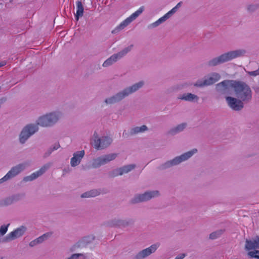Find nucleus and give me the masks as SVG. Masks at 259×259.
Listing matches in <instances>:
<instances>
[{
	"label": "nucleus",
	"mask_w": 259,
	"mask_h": 259,
	"mask_svg": "<svg viewBox=\"0 0 259 259\" xmlns=\"http://www.w3.org/2000/svg\"><path fill=\"white\" fill-rule=\"evenodd\" d=\"M143 84V81H140L137 83H136L129 88L125 89L124 91H123V92L118 93L115 96L108 99H106L105 100V102L106 104H113L118 102L125 97L128 96L129 94L136 92L139 89L141 88Z\"/></svg>",
	"instance_id": "3"
},
{
	"label": "nucleus",
	"mask_w": 259,
	"mask_h": 259,
	"mask_svg": "<svg viewBox=\"0 0 259 259\" xmlns=\"http://www.w3.org/2000/svg\"><path fill=\"white\" fill-rule=\"evenodd\" d=\"M37 244H38V243L36 241V239H35L30 242L29 245L30 246H34Z\"/></svg>",
	"instance_id": "36"
},
{
	"label": "nucleus",
	"mask_w": 259,
	"mask_h": 259,
	"mask_svg": "<svg viewBox=\"0 0 259 259\" xmlns=\"http://www.w3.org/2000/svg\"><path fill=\"white\" fill-rule=\"evenodd\" d=\"M248 255L250 258H255L256 259H259V251L254 250L253 251H249L248 253Z\"/></svg>",
	"instance_id": "29"
},
{
	"label": "nucleus",
	"mask_w": 259,
	"mask_h": 259,
	"mask_svg": "<svg viewBox=\"0 0 259 259\" xmlns=\"http://www.w3.org/2000/svg\"><path fill=\"white\" fill-rule=\"evenodd\" d=\"M234 85V92L238 98L242 101H248L251 100L252 92L248 85L244 82L236 80Z\"/></svg>",
	"instance_id": "1"
},
{
	"label": "nucleus",
	"mask_w": 259,
	"mask_h": 259,
	"mask_svg": "<svg viewBox=\"0 0 259 259\" xmlns=\"http://www.w3.org/2000/svg\"><path fill=\"white\" fill-rule=\"evenodd\" d=\"M179 98L188 101H193L194 100L197 101L198 100V97L197 96L191 93L184 94L182 97H180Z\"/></svg>",
	"instance_id": "24"
},
{
	"label": "nucleus",
	"mask_w": 259,
	"mask_h": 259,
	"mask_svg": "<svg viewBox=\"0 0 259 259\" xmlns=\"http://www.w3.org/2000/svg\"><path fill=\"white\" fill-rule=\"evenodd\" d=\"M182 2H179L176 6L175 7L177 8L178 9L179 8H180L181 6Z\"/></svg>",
	"instance_id": "39"
},
{
	"label": "nucleus",
	"mask_w": 259,
	"mask_h": 259,
	"mask_svg": "<svg viewBox=\"0 0 259 259\" xmlns=\"http://www.w3.org/2000/svg\"><path fill=\"white\" fill-rule=\"evenodd\" d=\"M185 256V254H182L176 257V259H183Z\"/></svg>",
	"instance_id": "37"
},
{
	"label": "nucleus",
	"mask_w": 259,
	"mask_h": 259,
	"mask_svg": "<svg viewBox=\"0 0 259 259\" xmlns=\"http://www.w3.org/2000/svg\"><path fill=\"white\" fill-rule=\"evenodd\" d=\"M177 10V8L175 7L173 8L170 11L165 14L163 16L159 18L158 20L152 24L153 27H156L160 24L166 21L173 14H174Z\"/></svg>",
	"instance_id": "22"
},
{
	"label": "nucleus",
	"mask_w": 259,
	"mask_h": 259,
	"mask_svg": "<svg viewBox=\"0 0 259 259\" xmlns=\"http://www.w3.org/2000/svg\"><path fill=\"white\" fill-rule=\"evenodd\" d=\"M186 126V123H183L178 125L176 128L172 129L170 133L172 134L180 132L183 131Z\"/></svg>",
	"instance_id": "27"
},
{
	"label": "nucleus",
	"mask_w": 259,
	"mask_h": 259,
	"mask_svg": "<svg viewBox=\"0 0 259 259\" xmlns=\"http://www.w3.org/2000/svg\"><path fill=\"white\" fill-rule=\"evenodd\" d=\"M147 130V127L146 125H142L141 127H135L131 130V133L132 134H135L140 132H143Z\"/></svg>",
	"instance_id": "26"
},
{
	"label": "nucleus",
	"mask_w": 259,
	"mask_h": 259,
	"mask_svg": "<svg viewBox=\"0 0 259 259\" xmlns=\"http://www.w3.org/2000/svg\"><path fill=\"white\" fill-rule=\"evenodd\" d=\"M50 164H48L45 165L41 167L38 170L33 172L29 176H27L24 178L23 181L25 182L31 181L36 179L39 176L42 175L46 170L49 167Z\"/></svg>",
	"instance_id": "17"
},
{
	"label": "nucleus",
	"mask_w": 259,
	"mask_h": 259,
	"mask_svg": "<svg viewBox=\"0 0 259 259\" xmlns=\"http://www.w3.org/2000/svg\"><path fill=\"white\" fill-rule=\"evenodd\" d=\"M51 235H52V233H50V232L45 233V234H43L42 235H41V236L37 238V239H36V240L38 243H41L44 240L46 239L47 238H48L49 237H50L51 236Z\"/></svg>",
	"instance_id": "28"
},
{
	"label": "nucleus",
	"mask_w": 259,
	"mask_h": 259,
	"mask_svg": "<svg viewBox=\"0 0 259 259\" xmlns=\"http://www.w3.org/2000/svg\"><path fill=\"white\" fill-rule=\"evenodd\" d=\"M26 228L22 226L10 233L6 237L7 240H14L23 235L25 231Z\"/></svg>",
	"instance_id": "18"
},
{
	"label": "nucleus",
	"mask_w": 259,
	"mask_h": 259,
	"mask_svg": "<svg viewBox=\"0 0 259 259\" xmlns=\"http://www.w3.org/2000/svg\"><path fill=\"white\" fill-rule=\"evenodd\" d=\"M197 151V150L196 149H193V150L185 153L180 156L176 157L172 160L166 162L164 164V167H168L174 165H176L183 161L186 160L191 157L194 154L196 153Z\"/></svg>",
	"instance_id": "8"
},
{
	"label": "nucleus",
	"mask_w": 259,
	"mask_h": 259,
	"mask_svg": "<svg viewBox=\"0 0 259 259\" xmlns=\"http://www.w3.org/2000/svg\"><path fill=\"white\" fill-rule=\"evenodd\" d=\"M226 99L230 108L234 110L238 111L243 107V104L240 100L231 97H226Z\"/></svg>",
	"instance_id": "15"
},
{
	"label": "nucleus",
	"mask_w": 259,
	"mask_h": 259,
	"mask_svg": "<svg viewBox=\"0 0 259 259\" xmlns=\"http://www.w3.org/2000/svg\"><path fill=\"white\" fill-rule=\"evenodd\" d=\"M245 53L244 50H236L223 54L218 57L215 58L208 62L211 66H216L219 64L230 61L238 57L242 56Z\"/></svg>",
	"instance_id": "2"
},
{
	"label": "nucleus",
	"mask_w": 259,
	"mask_h": 259,
	"mask_svg": "<svg viewBox=\"0 0 259 259\" xmlns=\"http://www.w3.org/2000/svg\"><path fill=\"white\" fill-rule=\"evenodd\" d=\"M19 199L17 198V196H13L11 198H7L5 200V204L6 205H9L11 204L14 201L18 200Z\"/></svg>",
	"instance_id": "31"
},
{
	"label": "nucleus",
	"mask_w": 259,
	"mask_h": 259,
	"mask_svg": "<svg viewBox=\"0 0 259 259\" xmlns=\"http://www.w3.org/2000/svg\"><path fill=\"white\" fill-rule=\"evenodd\" d=\"M60 147V145L59 143L56 144L53 148V150H57Z\"/></svg>",
	"instance_id": "38"
},
{
	"label": "nucleus",
	"mask_w": 259,
	"mask_h": 259,
	"mask_svg": "<svg viewBox=\"0 0 259 259\" xmlns=\"http://www.w3.org/2000/svg\"><path fill=\"white\" fill-rule=\"evenodd\" d=\"M112 141V139L108 137H103L101 138H99L97 133L95 132L92 144L96 149H103L109 146Z\"/></svg>",
	"instance_id": "5"
},
{
	"label": "nucleus",
	"mask_w": 259,
	"mask_h": 259,
	"mask_svg": "<svg viewBox=\"0 0 259 259\" xmlns=\"http://www.w3.org/2000/svg\"><path fill=\"white\" fill-rule=\"evenodd\" d=\"M59 117V114L56 113L46 114L39 118L37 124L40 125L41 126H51L57 121Z\"/></svg>",
	"instance_id": "6"
},
{
	"label": "nucleus",
	"mask_w": 259,
	"mask_h": 259,
	"mask_svg": "<svg viewBox=\"0 0 259 259\" xmlns=\"http://www.w3.org/2000/svg\"><path fill=\"white\" fill-rule=\"evenodd\" d=\"M159 245V244H154L151 245L148 248L143 249L136 255V259H142L149 255L150 254L155 251Z\"/></svg>",
	"instance_id": "16"
},
{
	"label": "nucleus",
	"mask_w": 259,
	"mask_h": 259,
	"mask_svg": "<svg viewBox=\"0 0 259 259\" xmlns=\"http://www.w3.org/2000/svg\"><path fill=\"white\" fill-rule=\"evenodd\" d=\"M247 73L248 74H249L250 76H255L256 75H259V68H258V69H257L255 71H248V72H247Z\"/></svg>",
	"instance_id": "33"
},
{
	"label": "nucleus",
	"mask_w": 259,
	"mask_h": 259,
	"mask_svg": "<svg viewBox=\"0 0 259 259\" xmlns=\"http://www.w3.org/2000/svg\"><path fill=\"white\" fill-rule=\"evenodd\" d=\"M6 64V62H1L0 63V67H2Z\"/></svg>",
	"instance_id": "40"
},
{
	"label": "nucleus",
	"mask_w": 259,
	"mask_h": 259,
	"mask_svg": "<svg viewBox=\"0 0 259 259\" xmlns=\"http://www.w3.org/2000/svg\"><path fill=\"white\" fill-rule=\"evenodd\" d=\"M133 47V45H131L130 46L126 48L121 52L112 55L109 58L107 59L103 64V66L104 67H107L111 64H112L114 62L117 61L118 59H120L125 54H126L128 52H130L132 48Z\"/></svg>",
	"instance_id": "12"
},
{
	"label": "nucleus",
	"mask_w": 259,
	"mask_h": 259,
	"mask_svg": "<svg viewBox=\"0 0 259 259\" xmlns=\"http://www.w3.org/2000/svg\"><path fill=\"white\" fill-rule=\"evenodd\" d=\"M220 77L221 76L219 73H213L207 79H205L203 81H197L194 85L197 87L210 85L218 81Z\"/></svg>",
	"instance_id": "14"
},
{
	"label": "nucleus",
	"mask_w": 259,
	"mask_h": 259,
	"mask_svg": "<svg viewBox=\"0 0 259 259\" xmlns=\"http://www.w3.org/2000/svg\"><path fill=\"white\" fill-rule=\"evenodd\" d=\"M76 12L75 15V19L78 21L79 17H81L83 15L84 8L82 2L78 1L76 2Z\"/></svg>",
	"instance_id": "23"
},
{
	"label": "nucleus",
	"mask_w": 259,
	"mask_h": 259,
	"mask_svg": "<svg viewBox=\"0 0 259 259\" xmlns=\"http://www.w3.org/2000/svg\"><path fill=\"white\" fill-rule=\"evenodd\" d=\"M158 195L159 192L158 191L146 192L143 194L139 195L135 197V198L132 200V203H135L147 201Z\"/></svg>",
	"instance_id": "13"
},
{
	"label": "nucleus",
	"mask_w": 259,
	"mask_h": 259,
	"mask_svg": "<svg viewBox=\"0 0 259 259\" xmlns=\"http://www.w3.org/2000/svg\"><path fill=\"white\" fill-rule=\"evenodd\" d=\"M8 230L7 226H2L0 228V234L2 235H4Z\"/></svg>",
	"instance_id": "32"
},
{
	"label": "nucleus",
	"mask_w": 259,
	"mask_h": 259,
	"mask_svg": "<svg viewBox=\"0 0 259 259\" xmlns=\"http://www.w3.org/2000/svg\"><path fill=\"white\" fill-rule=\"evenodd\" d=\"M38 130L37 125L29 124L26 126L20 135V141L21 143H24L26 140L35 132Z\"/></svg>",
	"instance_id": "11"
},
{
	"label": "nucleus",
	"mask_w": 259,
	"mask_h": 259,
	"mask_svg": "<svg viewBox=\"0 0 259 259\" xmlns=\"http://www.w3.org/2000/svg\"><path fill=\"white\" fill-rule=\"evenodd\" d=\"M80 256H83V254L81 253L73 254L68 259H77Z\"/></svg>",
	"instance_id": "34"
},
{
	"label": "nucleus",
	"mask_w": 259,
	"mask_h": 259,
	"mask_svg": "<svg viewBox=\"0 0 259 259\" xmlns=\"http://www.w3.org/2000/svg\"><path fill=\"white\" fill-rule=\"evenodd\" d=\"M135 167V165L130 164L124 166L121 168L116 169L112 174V176L115 177L118 175H122L123 174L127 173Z\"/></svg>",
	"instance_id": "21"
},
{
	"label": "nucleus",
	"mask_w": 259,
	"mask_h": 259,
	"mask_svg": "<svg viewBox=\"0 0 259 259\" xmlns=\"http://www.w3.org/2000/svg\"><path fill=\"white\" fill-rule=\"evenodd\" d=\"M100 192L97 190H92L88 192H86L81 195L82 198H89L95 197L99 195Z\"/></svg>",
	"instance_id": "25"
},
{
	"label": "nucleus",
	"mask_w": 259,
	"mask_h": 259,
	"mask_svg": "<svg viewBox=\"0 0 259 259\" xmlns=\"http://www.w3.org/2000/svg\"><path fill=\"white\" fill-rule=\"evenodd\" d=\"M235 83L236 80H224L217 84L216 90L220 95L231 94L232 89L234 90Z\"/></svg>",
	"instance_id": "4"
},
{
	"label": "nucleus",
	"mask_w": 259,
	"mask_h": 259,
	"mask_svg": "<svg viewBox=\"0 0 259 259\" xmlns=\"http://www.w3.org/2000/svg\"><path fill=\"white\" fill-rule=\"evenodd\" d=\"M27 165V163H21L12 167L3 178L0 179V184L17 175L25 169Z\"/></svg>",
	"instance_id": "10"
},
{
	"label": "nucleus",
	"mask_w": 259,
	"mask_h": 259,
	"mask_svg": "<svg viewBox=\"0 0 259 259\" xmlns=\"http://www.w3.org/2000/svg\"><path fill=\"white\" fill-rule=\"evenodd\" d=\"M256 8V6H254V5H250L248 7L247 10L249 11H252L254 10Z\"/></svg>",
	"instance_id": "35"
},
{
	"label": "nucleus",
	"mask_w": 259,
	"mask_h": 259,
	"mask_svg": "<svg viewBox=\"0 0 259 259\" xmlns=\"http://www.w3.org/2000/svg\"><path fill=\"white\" fill-rule=\"evenodd\" d=\"M222 231L219 230L211 233L209 235V238L214 239L219 237L222 234Z\"/></svg>",
	"instance_id": "30"
},
{
	"label": "nucleus",
	"mask_w": 259,
	"mask_h": 259,
	"mask_svg": "<svg viewBox=\"0 0 259 259\" xmlns=\"http://www.w3.org/2000/svg\"><path fill=\"white\" fill-rule=\"evenodd\" d=\"M84 155V150L77 151L74 153L73 157L71 158L70 163L72 166H75L78 165L81 159Z\"/></svg>",
	"instance_id": "20"
},
{
	"label": "nucleus",
	"mask_w": 259,
	"mask_h": 259,
	"mask_svg": "<svg viewBox=\"0 0 259 259\" xmlns=\"http://www.w3.org/2000/svg\"><path fill=\"white\" fill-rule=\"evenodd\" d=\"M116 156V154L111 153L94 159L93 161L92 166L94 168L99 167L114 160Z\"/></svg>",
	"instance_id": "9"
},
{
	"label": "nucleus",
	"mask_w": 259,
	"mask_h": 259,
	"mask_svg": "<svg viewBox=\"0 0 259 259\" xmlns=\"http://www.w3.org/2000/svg\"><path fill=\"white\" fill-rule=\"evenodd\" d=\"M245 248L248 250L259 248V237L256 236L251 240L247 239L245 241Z\"/></svg>",
	"instance_id": "19"
},
{
	"label": "nucleus",
	"mask_w": 259,
	"mask_h": 259,
	"mask_svg": "<svg viewBox=\"0 0 259 259\" xmlns=\"http://www.w3.org/2000/svg\"><path fill=\"white\" fill-rule=\"evenodd\" d=\"M176 259V258H175Z\"/></svg>",
	"instance_id": "41"
},
{
	"label": "nucleus",
	"mask_w": 259,
	"mask_h": 259,
	"mask_svg": "<svg viewBox=\"0 0 259 259\" xmlns=\"http://www.w3.org/2000/svg\"><path fill=\"white\" fill-rule=\"evenodd\" d=\"M144 10L143 7H140L135 13H133L130 17L127 18L124 21L120 23L113 30L112 33H116L118 32L121 30L124 29L126 26L129 25L133 21L136 19L140 15Z\"/></svg>",
	"instance_id": "7"
}]
</instances>
